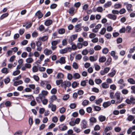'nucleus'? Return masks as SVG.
<instances>
[{"mask_svg": "<svg viewBox=\"0 0 135 135\" xmlns=\"http://www.w3.org/2000/svg\"><path fill=\"white\" fill-rule=\"evenodd\" d=\"M126 102L128 104H135V99L133 97H131L130 99H126Z\"/></svg>", "mask_w": 135, "mask_h": 135, "instance_id": "f257e3e1", "label": "nucleus"}, {"mask_svg": "<svg viewBox=\"0 0 135 135\" xmlns=\"http://www.w3.org/2000/svg\"><path fill=\"white\" fill-rule=\"evenodd\" d=\"M71 49L70 47H68L60 50L59 52L61 54H64L66 53L68 51L71 52Z\"/></svg>", "mask_w": 135, "mask_h": 135, "instance_id": "f03ea898", "label": "nucleus"}, {"mask_svg": "<svg viewBox=\"0 0 135 135\" xmlns=\"http://www.w3.org/2000/svg\"><path fill=\"white\" fill-rule=\"evenodd\" d=\"M71 84V82L69 81H64L62 83V86L66 89L67 87H70Z\"/></svg>", "mask_w": 135, "mask_h": 135, "instance_id": "7ed1b4c3", "label": "nucleus"}, {"mask_svg": "<svg viewBox=\"0 0 135 135\" xmlns=\"http://www.w3.org/2000/svg\"><path fill=\"white\" fill-rule=\"evenodd\" d=\"M44 53L46 56H48L51 54L52 53V50L46 48L44 51Z\"/></svg>", "mask_w": 135, "mask_h": 135, "instance_id": "20e7f679", "label": "nucleus"}, {"mask_svg": "<svg viewBox=\"0 0 135 135\" xmlns=\"http://www.w3.org/2000/svg\"><path fill=\"white\" fill-rule=\"evenodd\" d=\"M81 23H80L75 26V31L76 32H79L81 30Z\"/></svg>", "mask_w": 135, "mask_h": 135, "instance_id": "39448f33", "label": "nucleus"}, {"mask_svg": "<svg viewBox=\"0 0 135 135\" xmlns=\"http://www.w3.org/2000/svg\"><path fill=\"white\" fill-rule=\"evenodd\" d=\"M107 16L108 18L114 20H116L117 18V16L116 15L111 14L107 15Z\"/></svg>", "mask_w": 135, "mask_h": 135, "instance_id": "423d86ee", "label": "nucleus"}, {"mask_svg": "<svg viewBox=\"0 0 135 135\" xmlns=\"http://www.w3.org/2000/svg\"><path fill=\"white\" fill-rule=\"evenodd\" d=\"M120 93L118 92H117L115 94V97L118 100L117 102L118 103H120L122 101V99H120Z\"/></svg>", "mask_w": 135, "mask_h": 135, "instance_id": "0eeeda50", "label": "nucleus"}, {"mask_svg": "<svg viewBox=\"0 0 135 135\" xmlns=\"http://www.w3.org/2000/svg\"><path fill=\"white\" fill-rule=\"evenodd\" d=\"M124 4L126 5V7L128 11L131 12L133 11L132 8V5L131 4H128L127 3H125Z\"/></svg>", "mask_w": 135, "mask_h": 135, "instance_id": "6e6552de", "label": "nucleus"}, {"mask_svg": "<svg viewBox=\"0 0 135 135\" xmlns=\"http://www.w3.org/2000/svg\"><path fill=\"white\" fill-rule=\"evenodd\" d=\"M48 107L51 108V110L52 111L55 112L56 109V106L55 105H53L52 103H50L48 105Z\"/></svg>", "mask_w": 135, "mask_h": 135, "instance_id": "1a4fd4ad", "label": "nucleus"}, {"mask_svg": "<svg viewBox=\"0 0 135 135\" xmlns=\"http://www.w3.org/2000/svg\"><path fill=\"white\" fill-rule=\"evenodd\" d=\"M77 37V35H73L71 36L69 39V42L71 44L72 41L75 39Z\"/></svg>", "mask_w": 135, "mask_h": 135, "instance_id": "9d476101", "label": "nucleus"}, {"mask_svg": "<svg viewBox=\"0 0 135 135\" xmlns=\"http://www.w3.org/2000/svg\"><path fill=\"white\" fill-rule=\"evenodd\" d=\"M35 15L37 16L39 19L41 18L43 16V14L40 11H37L35 13Z\"/></svg>", "mask_w": 135, "mask_h": 135, "instance_id": "9b49d317", "label": "nucleus"}, {"mask_svg": "<svg viewBox=\"0 0 135 135\" xmlns=\"http://www.w3.org/2000/svg\"><path fill=\"white\" fill-rule=\"evenodd\" d=\"M134 130H135V125L129 128L127 131V133L128 134H129Z\"/></svg>", "mask_w": 135, "mask_h": 135, "instance_id": "f8f14e48", "label": "nucleus"}, {"mask_svg": "<svg viewBox=\"0 0 135 135\" xmlns=\"http://www.w3.org/2000/svg\"><path fill=\"white\" fill-rule=\"evenodd\" d=\"M111 104V103L110 102H104L103 104V106L104 108H106L109 106Z\"/></svg>", "mask_w": 135, "mask_h": 135, "instance_id": "ddd939ff", "label": "nucleus"}, {"mask_svg": "<svg viewBox=\"0 0 135 135\" xmlns=\"http://www.w3.org/2000/svg\"><path fill=\"white\" fill-rule=\"evenodd\" d=\"M57 99V97L55 95H53L51 97L50 99L49 102L50 103H52L54 101L56 100Z\"/></svg>", "mask_w": 135, "mask_h": 135, "instance_id": "4468645a", "label": "nucleus"}, {"mask_svg": "<svg viewBox=\"0 0 135 135\" xmlns=\"http://www.w3.org/2000/svg\"><path fill=\"white\" fill-rule=\"evenodd\" d=\"M60 40H54L52 41L51 43L52 45L56 46L58 44L60 43Z\"/></svg>", "mask_w": 135, "mask_h": 135, "instance_id": "2eb2a0df", "label": "nucleus"}, {"mask_svg": "<svg viewBox=\"0 0 135 135\" xmlns=\"http://www.w3.org/2000/svg\"><path fill=\"white\" fill-rule=\"evenodd\" d=\"M134 116L132 115H129L126 119V120L129 121H131L134 119Z\"/></svg>", "mask_w": 135, "mask_h": 135, "instance_id": "dca6fc26", "label": "nucleus"}, {"mask_svg": "<svg viewBox=\"0 0 135 135\" xmlns=\"http://www.w3.org/2000/svg\"><path fill=\"white\" fill-rule=\"evenodd\" d=\"M98 119L100 121L103 122L105 121L106 119V117L104 116L100 115Z\"/></svg>", "mask_w": 135, "mask_h": 135, "instance_id": "f3484780", "label": "nucleus"}, {"mask_svg": "<svg viewBox=\"0 0 135 135\" xmlns=\"http://www.w3.org/2000/svg\"><path fill=\"white\" fill-rule=\"evenodd\" d=\"M112 70V72L109 73L108 75L109 76L112 77L115 75L116 71L114 70Z\"/></svg>", "mask_w": 135, "mask_h": 135, "instance_id": "a211bd4d", "label": "nucleus"}, {"mask_svg": "<svg viewBox=\"0 0 135 135\" xmlns=\"http://www.w3.org/2000/svg\"><path fill=\"white\" fill-rule=\"evenodd\" d=\"M52 21L50 20H48L45 22V25L46 26H49L51 25L52 23Z\"/></svg>", "mask_w": 135, "mask_h": 135, "instance_id": "6ab92c4d", "label": "nucleus"}, {"mask_svg": "<svg viewBox=\"0 0 135 135\" xmlns=\"http://www.w3.org/2000/svg\"><path fill=\"white\" fill-rule=\"evenodd\" d=\"M80 76V75L78 73H74L73 75V78L75 79H79Z\"/></svg>", "mask_w": 135, "mask_h": 135, "instance_id": "aec40b11", "label": "nucleus"}, {"mask_svg": "<svg viewBox=\"0 0 135 135\" xmlns=\"http://www.w3.org/2000/svg\"><path fill=\"white\" fill-rule=\"evenodd\" d=\"M101 86L103 88L105 89H107L109 87V85L105 82L102 83L101 84Z\"/></svg>", "mask_w": 135, "mask_h": 135, "instance_id": "412c9836", "label": "nucleus"}, {"mask_svg": "<svg viewBox=\"0 0 135 135\" xmlns=\"http://www.w3.org/2000/svg\"><path fill=\"white\" fill-rule=\"evenodd\" d=\"M97 57L96 56L94 57L93 56H90L89 57V60L91 62L95 61L97 60Z\"/></svg>", "mask_w": 135, "mask_h": 135, "instance_id": "4be33fe9", "label": "nucleus"}, {"mask_svg": "<svg viewBox=\"0 0 135 135\" xmlns=\"http://www.w3.org/2000/svg\"><path fill=\"white\" fill-rule=\"evenodd\" d=\"M23 81L21 80H20L18 81H14L13 85L15 86H17L19 85L22 84L23 83Z\"/></svg>", "mask_w": 135, "mask_h": 135, "instance_id": "5701e85b", "label": "nucleus"}, {"mask_svg": "<svg viewBox=\"0 0 135 135\" xmlns=\"http://www.w3.org/2000/svg\"><path fill=\"white\" fill-rule=\"evenodd\" d=\"M49 83V82L46 81H41L40 83V85L43 87H44L45 85L46 84Z\"/></svg>", "mask_w": 135, "mask_h": 135, "instance_id": "b1692460", "label": "nucleus"}, {"mask_svg": "<svg viewBox=\"0 0 135 135\" xmlns=\"http://www.w3.org/2000/svg\"><path fill=\"white\" fill-rule=\"evenodd\" d=\"M112 3L111 2H108L104 4V6L105 8H107L110 7Z\"/></svg>", "mask_w": 135, "mask_h": 135, "instance_id": "393cba45", "label": "nucleus"}, {"mask_svg": "<svg viewBox=\"0 0 135 135\" xmlns=\"http://www.w3.org/2000/svg\"><path fill=\"white\" fill-rule=\"evenodd\" d=\"M48 38V37L47 36H45L41 37H40L39 39L42 41H45L47 40Z\"/></svg>", "mask_w": 135, "mask_h": 135, "instance_id": "a878e982", "label": "nucleus"}, {"mask_svg": "<svg viewBox=\"0 0 135 135\" xmlns=\"http://www.w3.org/2000/svg\"><path fill=\"white\" fill-rule=\"evenodd\" d=\"M65 30L64 28H60L58 30V33L59 34H62L65 33Z\"/></svg>", "mask_w": 135, "mask_h": 135, "instance_id": "bb28decb", "label": "nucleus"}, {"mask_svg": "<svg viewBox=\"0 0 135 135\" xmlns=\"http://www.w3.org/2000/svg\"><path fill=\"white\" fill-rule=\"evenodd\" d=\"M60 63L61 64H64L65 63V57H61L59 59Z\"/></svg>", "mask_w": 135, "mask_h": 135, "instance_id": "cd10ccee", "label": "nucleus"}, {"mask_svg": "<svg viewBox=\"0 0 135 135\" xmlns=\"http://www.w3.org/2000/svg\"><path fill=\"white\" fill-rule=\"evenodd\" d=\"M93 107L94 110L96 111H99L101 109L100 107L98 106H95L94 105H93Z\"/></svg>", "mask_w": 135, "mask_h": 135, "instance_id": "c85d7f7f", "label": "nucleus"}, {"mask_svg": "<svg viewBox=\"0 0 135 135\" xmlns=\"http://www.w3.org/2000/svg\"><path fill=\"white\" fill-rule=\"evenodd\" d=\"M64 76V75L63 74L61 73H59L57 75V79H60L63 78Z\"/></svg>", "mask_w": 135, "mask_h": 135, "instance_id": "c756f323", "label": "nucleus"}, {"mask_svg": "<svg viewBox=\"0 0 135 135\" xmlns=\"http://www.w3.org/2000/svg\"><path fill=\"white\" fill-rule=\"evenodd\" d=\"M127 81L131 84H135V81L132 78H130L128 79Z\"/></svg>", "mask_w": 135, "mask_h": 135, "instance_id": "7c9ffc66", "label": "nucleus"}, {"mask_svg": "<svg viewBox=\"0 0 135 135\" xmlns=\"http://www.w3.org/2000/svg\"><path fill=\"white\" fill-rule=\"evenodd\" d=\"M33 61V60L32 58H28L26 60V62L28 63H32Z\"/></svg>", "mask_w": 135, "mask_h": 135, "instance_id": "2f4dec72", "label": "nucleus"}, {"mask_svg": "<svg viewBox=\"0 0 135 135\" xmlns=\"http://www.w3.org/2000/svg\"><path fill=\"white\" fill-rule=\"evenodd\" d=\"M106 60V58L104 57H102L99 59V61L101 62H104Z\"/></svg>", "mask_w": 135, "mask_h": 135, "instance_id": "473e14b6", "label": "nucleus"}, {"mask_svg": "<svg viewBox=\"0 0 135 135\" xmlns=\"http://www.w3.org/2000/svg\"><path fill=\"white\" fill-rule=\"evenodd\" d=\"M79 85V83H78L76 81L74 82L72 84V87L73 88H75Z\"/></svg>", "mask_w": 135, "mask_h": 135, "instance_id": "72a5a7b5", "label": "nucleus"}, {"mask_svg": "<svg viewBox=\"0 0 135 135\" xmlns=\"http://www.w3.org/2000/svg\"><path fill=\"white\" fill-rule=\"evenodd\" d=\"M40 89V88L39 87H36L33 91L34 93L35 94H38L39 93Z\"/></svg>", "mask_w": 135, "mask_h": 135, "instance_id": "f704fd0d", "label": "nucleus"}, {"mask_svg": "<svg viewBox=\"0 0 135 135\" xmlns=\"http://www.w3.org/2000/svg\"><path fill=\"white\" fill-rule=\"evenodd\" d=\"M2 72L3 73L5 74H7L9 71L6 68H4L2 70Z\"/></svg>", "mask_w": 135, "mask_h": 135, "instance_id": "c9c22d12", "label": "nucleus"}, {"mask_svg": "<svg viewBox=\"0 0 135 135\" xmlns=\"http://www.w3.org/2000/svg\"><path fill=\"white\" fill-rule=\"evenodd\" d=\"M69 12L70 15L73 14L75 11V8L73 7H71L69 9Z\"/></svg>", "mask_w": 135, "mask_h": 135, "instance_id": "e433bc0d", "label": "nucleus"}, {"mask_svg": "<svg viewBox=\"0 0 135 135\" xmlns=\"http://www.w3.org/2000/svg\"><path fill=\"white\" fill-rule=\"evenodd\" d=\"M90 122L95 123L97 122V119L94 117H91L89 119Z\"/></svg>", "mask_w": 135, "mask_h": 135, "instance_id": "4c0bfd02", "label": "nucleus"}, {"mask_svg": "<svg viewBox=\"0 0 135 135\" xmlns=\"http://www.w3.org/2000/svg\"><path fill=\"white\" fill-rule=\"evenodd\" d=\"M82 122L83 125L82 128H86V124H87L85 120H82Z\"/></svg>", "mask_w": 135, "mask_h": 135, "instance_id": "58836bf2", "label": "nucleus"}, {"mask_svg": "<svg viewBox=\"0 0 135 135\" xmlns=\"http://www.w3.org/2000/svg\"><path fill=\"white\" fill-rule=\"evenodd\" d=\"M106 31V29L105 28H103L101 30L100 33L102 35H104Z\"/></svg>", "mask_w": 135, "mask_h": 135, "instance_id": "ea45409f", "label": "nucleus"}, {"mask_svg": "<svg viewBox=\"0 0 135 135\" xmlns=\"http://www.w3.org/2000/svg\"><path fill=\"white\" fill-rule=\"evenodd\" d=\"M89 101L88 100H85L83 101L82 104L84 106H86L89 104Z\"/></svg>", "mask_w": 135, "mask_h": 135, "instance_id": "a19ab883", "label": "nucleus"}, {"mask_svg": "<svg viewBox=\"0 0 135 135\" xmlns=\"http://www.w3.org/2000/svg\"><path fill=\"white\" fill-rule=\"evenodd\" d=\"M95 81L96 83L98 84H101L102 82V80L100 79H96Z\"/></svg>", "mask_w": 135, "mask_h": 135, "instance_id": "79ce46f5", "label": "nucleus"}, {"mask_svg": "<svg viewBox=\"0 0 135 135\" xmlns=\"http://www.w3.org/2000/svg\"><path fill=\"white\" fill-rule=\"evenodd\" d=\"M112 129V127H106L104 129V132L105 133H106V132Z\"/></svg>", "mask_w": 135, "mask_h": 135, "instance_id": "37998d69", "label": "nucleus"}, {"mask_svg": "<svg viewBox=\"0 0 135 135\" xmlns=\"http://www.w3.org/2000/svg\"><path fill=\"white\" fill-rule=\"evenodd\" d=\"M112 58L110 57L109 58L106 62L105 63V65H109L112 61Z\"/></svg>", "mask_w": 135, "mask_h": 135, "instance_id": "c03bdc74", "label": "nucleus"}, {"mask_svg": "<svg viewBox=\"0 0 135 135\" xmlns=\"http://www.w3.org/2000/svg\"><path fill=\"white\" fill-rule=\"evenodd\" d=\"M109 50L107 48H104L102 50L103 53L104 54H107L109 52Z\"/></svg>", "mask_w": 135, "mask_h": 135, "instance_id": "a18cd8bd", "label": "nucleus"}, {"mask_svg": "<svg viewBox=\"0 0 135 135\" xmlns=\"http://www.w3.org/2000/svg\"><path fill=\"white\" fill-rule=\"evenodd\" d=\"M8 15V14L7 13H6L3 14L1 17L0 19L2 20L4 18L7 17Z\"/></svg>", "mask_w": 135, "mask_h": 135, "instance_id": "49530a36", "label": "nucleus"}, {"mask_svg": "<svg viewBox=\"0 0 135 135\" xmlns=\"http://www.w3.org/2000/svg\"><path fill=\"white\" fill-rule=\"evenodd\" d=\"M88 52H89L88 50L86 49L82 51L81 54L83 55H87Z\"/></svg>", "mask_w": 135, "mask_h": 135, "instance_id": "de8ad7c7", "label": "nucleus"}, {"mask_svg": "<svg viewBox=\"0 0 135 135\" xmlns=\"http://www.w3.org/2000/svg\"><path fill=\"white\" fill-rule=\"evenodd\" d=\"M73 67L75 69H77L78 68V64L76 62H74L73 63Z\"/></svg>", "mask_w": 135, "mask_h": 135, "instance_id": "09e8293b", "label": "nucleus"}, {"mask_svg": "<svg viewBox=\"0 0 135 135\" xmlns=\"http://www.w3.org/2000/svg\"><path fill=\"white\" fill-rule=\"evenodd\" d=\"M82 55L80 54H78L75 57V59L76 60H79L82 58Z\"/></svg>", "mask_w": 135, "mask_h": 135, "instance_id": "8fccbe9b", "label": "nucleus"}, {"mask_svg": "<svg viewBox=\"0 0 135 135\" xmlns=\"http://www.w3.org/2000/svg\"><path fill=\"white\" fill-rule=\"evenodd\" d=\"M73 130L77 133L80 132L81 131L80 129L75 127L73 128Z\"/></svg>", "mask_w": 135, "mask_h": 135, "instance_id": "3c124183", "label": "nucleus"}, {"mask_svg": "<svg viewBox=\"0 0 135 135\" xmlns=\"http://www.w3.org/2000/svg\"><path fill=\"white\" fill-rule=\"evenodd\" d=\"M66 117L65 116L62 115L60 117V121L61 122H63L65 119Z\"/></svg>", "mask_w": 135, "mask_h": 135, "instance_id": "603ef678", "label": "nucleus"}, {"mask_svg": "<svg viewBox=\"0 0 135 135\" xmlns=\"http://www.w3.org/2000/svg\"><path fill=\"white\" fill-rule=\"evenodd\" d=\"M95 70L97 71L99 70L100 69V67L99 65L97 64H95L94 65Z\"/></svg>", "mask_w": 135, "mask_h": 135, "instance_id": "864d4df0", "label": "nucleus"}, {"mask_svg": "<svg viewBox=\"0 0 135 135\" xmlns=\"http://www.w3.org/2000/svg\"><path fill=\"white\" fill-rule=\"evenodd\" d=\"M94 48L95 50H100L101 49V47L100 45H97L95 46Z\"/></svg>", "mask_w": 135, "mask_h": 135, "instance_id": "5fc2aeb1", "label": "nucleus"}, {"mask_svg": "<svg viewBox=\"0 0 135 135\" xmlns=\"http://www.w3.org/2000/svg\"><path fill=\"white\" fill-rule=\"evenodd\" d=\"M39 68V71H45L46 68L44 67H40V66H37Z\"/></svg>", "mask_w": 135, "mask_h": 135, "instance_id": "6e6d98bb", "label": "nucleus"}, {"mask_svg": "<svg viewBox=\"0 0 135 135\" xmlns=\"http://www.w3.org/2000/svg\"><path fill=\"white\" fill-rule=\"evenodd\" d=\"M69 97V95L68 94H66L64 95L62 99L64 100H65L68 99Z\"/></svg>", "mask_w": 135, "mask_h": 135, "instance_id": "4d7b16f0", "label": "nucleus"}, {"mask_svg": "<svg viewBox=\"0 0 135 135\" xmlns=\"http://www.w3.org/2000/svg\"><path fill=\"white\" fill-rule=\"evenodd\" d=\"M36 102L35 100H32L30 102V104L32 106H35L36 104Z\"/></svg>", "mask_w": 135, "mask_h": 135, "instance_id": "13d9d810", "label": "nucleus"}, {"mask_svg": "<svg viewBox=\"0 0 135 135\" xmlns=\"http://www.w3.org/2000/svg\"><path fill=\"white\" fill-rule=\"evenodd\" d=\"M121 5L119 3L115 4L114 6V8L115 9H118L120 8L121 7Z\"/></svg>", "mask_w": 135, "mask_h": 135, "instance_id": "bf43d9fd", "label": "nucleus"}, {"mask_svg": "<svg viewBox=\"0 0 135 135\" xmlns=\"http://www.w3.org/2000/svg\"><path fill=\"white\" fill-rule=\"evenodd\" d=\"M70 107L71 109H74L76 107V105L75 103H71L70 104Z\"/></svg>", "mask_w": 135, "mask_h": 135, "instance_id": "052dcab7", "label": "nucleus"}, {"mask_svg": "<svg viewBox=\"0 0 135 135\" xmlns=\"http://www.w3.org/2000/svg\"><path fill=\"white\" fill-rule=\"evenodd\" d=\"M27 53L26 52H24L22 53L21 55V57L23 58H26L27 56Z\"/></svg>", "mask_w": 135, "mask_h": 135, "instance_id": "680f3d73", "label": "nucleus"}, {"mask_svg": "<svg viewBox=\"0 0 135 135\" xmlns=\"http://www.w3.org/2000/svg\"><path fill=\"white\" fill-rule=\"evenodd\" d=\"M67 78L68 79L71 80L73 78V76H72L71 74L69 73L68 75Z\"/></svg>", "mask_w": 135, "mask_h": 135, "instance_id": "e2e57ef3", "label": "nucleus"}, {"mask_svg": "<svg viewBox=\"0 0 135 135\" xmlns=\"http://www.w3.org/2000/svg\"><path fill=\"white\" fill-rule=\"evenodd\" d=\"M79 112L80 114L81 115H84L85 113L84 110L83 109H80L79 111Z\"/></svg>", "mask_w": 135, "mask_h": 135, "instance_id": "0e129e2a", "label": "nucleus"}, {"mask_svg": "<svg viewBox=\"0 0 135 135\" xmlns=\"http://www.w3.org/2000/svg\"><path fill=\"white\" fill-rule=\"evenodd\" d=\"M96 36V34L94 33H92L90 34L89 35V37L90 38H94Z\"/></svg>", "mask_w": 135, "mask_h": 135, "instance_id": "69168bd1", "label": "nucleus"}, {"mask_svg": "<svg viewBox=\"0 0 135 135\" xmlns=\"http://www.w3.org/2000/svg\"><path fill=\"white\" fill-rule=\"evenodd\" d=\"M102 101V98H99L98 100H96L95 103L97 104H100Z\"/></svg>", "mask_w": 135, "mask_h": 135, "instance_id": "338daca9", "label": "nucleus"}, {"mask_svg": "<svg viewBox=\"0 0 135 135\" xmlns=\"http://www.w3.org/2000/svg\"><path fill=\"white\" fill-rule=\"evenodd\" d=\"M126 12V10L124 8H122L120 10L119 12V13L120 14H122Z\"/></svg>", "mask_w": 135, "mask_h": 135, "instance_id": "774afa93", "label": "nucleus"}]
</instances>
